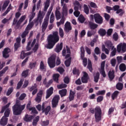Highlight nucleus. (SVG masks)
<instances>
[{
    "mask_svg": "<svg viewBox=\"0 0 126 126\" xmlns=\"http://www.w3.org/2000/svg\"><path fill=\"white\" fill-rule=\"evenodd\" d=\"M59 41H60L59 32H53L52 34H50L47 37L48 44L46 45L47 49H53L54 46H55Z\"/></svg>",
    "mask_w": 126,
    "mask_h": 126,
    "instance_id": "1",
    "label": "nucleus"
},
{
    "mask_svg": "<svg viewBox=\"0 0 126 126\" xmlns=\"http://www.w3.org/2000/svg\"><path fill=\"white\" fill-rule=\"evenodd\" d=\"M91 114H94V119L96 123H99L102 121V109L99 106H97L94 109H90Z\"/></svg>",
    "mask_w": 126,
    "mask_h": 126,
    "instance_id": "2",
    "label": "nucleus"
},
{
    "mask_svg": "<svg viewBox=\"0 0 126 126\" xmlns=\"http://www.w3.org/2000/svg\"><path fill=\"white\" fill-rule=\"evenodd\" d=\"M25 109V104L21 105H14L12 107L13 114L15 116H19L21 115L23 110Z\"/></svg>",
    "mask_w": 126,
    "mask_h": 126,
    "instance_id": "3",
    "label": "nucleus"
},
{
    "mask_svg": "<svg viewBox=\"0 0 126 126\" xmlns=\"http://www.w3.org/2000/svg\"><path fill=\"white\" fill-rule=\"evenodd\" d=\"M57 55L53 54L48 59V64L50 68H54L56 66V59Z\"/></svg>",
    "mask_w": 126,
    "mask_h": 126,
    "instance_id": "4",
    "label": "nucleus"
},
{
    "mask_svg": "<svg viewBox=\"0 0 126 126\" xmlns=\"http://www.w3.org/2000/svg\"><path fill=\"white\" fill-rule=\"evenodd\" d=\"M60 99L61 97L59 95H56L54 96L51 101L52 108H53V109L58 107V105H59V101H60Z\"/></svg>",
    "mask_w": 126,
    "mask_h": 126,
    "instance_id": "5",
    "label": "nucleus"
},
{
    "mask_svg": "<svg viewBox=\"0 0 126 126\" xmlns=\"http://www.w3.org/2000/svg\"><path fill=\"white\" fill-rule=\"evenodd\" d=\"M70 48L68 47L67 45L66 46V49L65 47L63 48V51H62V56L63 57H65V59H68L69 57H70Z\"/></svg>",
    "mask_w": 126,
    "mask_h": 126,
    "instance_id": "6",
    "label": "nucleus"
},
{
    "mask_svg": "<svg viewBox=\"0 0 126 126\" xmlns=\"http://www.w3.org/2000/svg\"><path fill=\"white\" fill-rule=\"evenodd\" d=\"M43 18H44V16H43V13L41 12V11H39L38 14L37 15V17L36 19H35L33 21L37 25L39 23H42L43 22Z\"/></svg>",
    "mask_w": 126,
    "mask_h": 126,
    "instance_id": "7",
    "label": "nucleus"
},
{
    "mask_svg": "<svg viewBox=\"0 0 126 126\" xmlns=\"http://www.w3.org/2000/svg\"><path fill=\"white\" fill-rule=\"evenodd\" d=\"M94 19L95 22L97 24H102L103 23V17L100 15V14H95L94 15Z\"/></svg>",
    "mask_w": 126,
    "mask_h": 126,
    "instance_id": "8",
    "label": "nucleus"
},
{
    "mask_svg": "<svg viewBox=\"0 0 126 126\" xmlns=\"http://www.w3.org/2000/svg\"><path fill=\"white\" fill-rule=\"evenodd\" d=\"M117 52L118 53H125L126 52V43H120L117 45Z\"/></svg>",
    "mask_w": 126,
    "mask_h": 126,
    "instance_id": "9",
    "label": "nucleus"
},
{
    "mask_svg": "<svg viewBox=\"0 0 126 126\" xmlns=\"http://www.w3.org/2000/svg\"><path fill=\"white\" fill-rule=\"evenodd\" d=\"M32 43V44H31ZM36 43V39H34L32 42V40H29L27 46H26L27 51H31V49L34 47V45H35Z\"/></svg>",
    "mask_w": 126,
    "mask_h": 126,
    "instance_id": "10",
    "label": "nucleus"
},
{
    "mask_svg": "<svg viewBox=\"0 0 126 126\" xmlns=\"http://www.w3.org/2000/svg\"><path fill=\"white\" fill-rule=\"evenodd\" d=\"M105 63H106L105 61H103L101 62V65H100V72L101 75H102L103 77H104V78L106 77V72H105Z\"/></svg>",
    "mask_w": 126,
    "mask_h": 126,
    "instance_id": "11",
    "label": "nucleus"
},
{
    "mask_svg": "<svg viewBox=\"0 0 126 126\" xmlns=\"http://www.w3.org/2000/svg\"><path fill=\"white\" fill-rule=\"evenodd\" d=\"M101 54V51H100V48L96 47L94 49V53L92 54L93 57H94V60L98 61V57L96 55H100Z\"/></svg>",
    "mask_w": 126,
    "mask_h": 126,
    "instance_id": "12",
    "label": "nucleus"
},
{
    "mask_svg": "<svg viewBox=\"0 0 126 126\" xmlns=\"http://www.w3.org/2000/svg\"><path fill=\"white\" fill-rule=\"evenodd\" d=\"M53 94H54V88L53 87H51L46 91V95L45 96L46 99H49Z\"/></svg>",
    "mask_w": 126,
    "mask_h": 126,
    "instance_id": "13",
    "label": "nucleus"
},
{
    "mask_svg": "<svg viewBox=\"0 0 126 126\" xmlns=\"http://www.w3.org/2000/svg\"><path fill=\"white\" fill-rule=\"evenodd\" d=\"M83 75L81 78V81L82 83H88V79H89V76L88 75V73L86 72H83Z\"/></svg>",
    "mask_w": 126,
    "mask_h": 126,
    "instance_id": "14",
    "label": "nucleus"
},
{
    "mask_svg": "<svg viewBox=\"0 0 126 126\" xmlns=\"http://www.w3.org/2000/svg\"><path fill=\"white\" fill-rule=\"evenodd\" d=\"M43 96V90H40L37 94L36 97L35 98V101L37 102V103H40L41 101H42V96Z\"/></svg>",
    "mask_w": 126,
    "mask_h": 126,
    "instance_id": "15",
    "label": "nucleus"
},
{
    "mask_svg": "<svg viewBox=\"0 0 126 126\" xmlns=\"http://www.w3.org/2000/svg\"><path fill=\"white\" fill-rule=\"evenodd\" d=\"M26 15H24L22 16L20 19L19 20V21H18V22L17 23V24L16 25V26L15 27V29H19V28L20 27V25L21 24V23H22L23 21H24L25 19H26Z\"/></svg>",
    "mask_w": 126,
    "mask_h": 126,
    "instance_id": "16",
    "label": "nucleus"
},
{
    "mask_svg": "<svg viewBox=\"0 0 126 126\" xmlns=\"http://www.w3.org/2000/svg\"><path fill=\"white\" fill-rule=\"evenodd\" d=\"M64 30L66 33H68L69 31H71V30H72V28L71 27L70 22H66L64 25Z\"/></svg>",
    "mask_w": 126,
    "mask_h": 126,
    "instance_id": "17",
    "label": "nucleus"
},
{
    "mask_svg": "<svg viewBox=\"0 0 126 126\" xmlns=\"http://www.w3.org/2000/svg\"><path fill=\"white\" fill-rule=\"evenodd\" d=\"M9 53H10V49L8 48H5L2 52V56L4 59H7L9 58Z\"/></svg>",
    "mask_w": 126,
    "mask_h": 126,
    "instance_id": "18",
    "label": "nucleus"
},
{
    "mask_svg": "<svg viewBox=\"0 0 126 126\" xmlns=\"http://www.w3.org/2000/svg\"><path fill=\"white\" fill-rule=\"evenodd\" d=\"M48 24H49V20L44 19L41 26L42 32L43 33H44V32L46 31V29H47Z\"/></svg>",
    "mask_w": 126,
    "mask_h": 126,
    "instance_id": "19",
    "label": "nucleus"
},
{
    "mask_svg": "<svg viewBox=\"0 0 126 126\" xmlns=\"http://www.w3.org/2000/svg\"><path fill=\"white\" fill-rule=\"evenodd\" d=\"M33 116L32 115H29L28 114H26L23 118L24 121L26 122L27 123H29L33 120Z\"/></svg>",
    "mask_w": 126,
    "mask_h": 126,
    "instance_id": "20",
    "label": "nucleus"
},
{
    "mask_svg": "<svg viewBox=\"0 0 126 126\" xmlns=\"http://www.w3.org/2000/svg\"><path fill=\"white\" fill-rule=\"evenodd\" d=\"M62 50H63V42H61L60 44L58 43V44H57L54 51L56 53H60V52H61Z\"/></svg>",
    "mask_w": 126,
    "mask_h": 126,
    "instance_id": "21",
    "label": "nucleus"
},
{
    "mask_svg": "<svg viewBox=\"0 0 126 126\" xmlns=\"http://www.w3.org/2000/svg\"><path fill=\"white\" fill-rule=\"evenodd\" d=\"M108 77L110 81H112L115 78V71L114 70H110L108 73Z\"/></svg>",
    "mask_w": 126,
    "mask_h": 126,
    "instance_id": "22",
    "label": "nucleus"
},
{
    "mask_svg": "<svg viewBox=\"0 0 126 126\" xmlns=\"http://www.w3.org/2000/svg\"><path fill=\"white\" fill-rule=\"evenodd\" d=\"M8 121V118L2 117L0 121V126H6L7 125V122Z\"/></svg>",
    "mask_w": 126,
    "mask_h": 126,
    "instance_id": "23",
    "label": "nucleus"
},
{
    "mask_svg": "<svg viewBox=\"0 0 126 126\" xmlns=\"http://www.w3.org/2000/svg\"><path fill=\"white\" fill-rule=\"evenodd\" d=\"M62 10H63V16H66V15H67V5H66V4L64 3L63 5V8H62Z\"/></svg>",
    "mask_w": 126,
    "mask_h": 126,
    "instance_id": "24",
    "label": "nucleus"
},
{
    "mask_svg": "<svg viewBox=\"0 0 126 126\" xmlns=\"http://www.w3.org/2000/svg\"><path fill=\"white\" fill-rule=\"evenodd\" d=\"M89 26L91 30H95V29L98 27V25L92 22H89Z\"/></svg>",
    "mask_w": 126,
    "mask_h": 126,
    "instance_id": "25",
    "label": "nucleus"
},
{
    "mask_svg": "<svg viewBox=\"0 0 126 126\" xmlns=\"http://www.w3.org/2000/svg\"><path fill=\"white\" fill-rule=\"evenodd\" d=\"M98 33L100 35V36H101V37H104V36H106V34H107V32L106 31V30L101 28L98 30Z\"/></svg>",
    "mask_w": 126,
    "mask_h": 126,
    "instance_id": "26",
    "label": "nucleus"
},
{
    "mask_svg": "<svg viewBox=\"0 0 126 126\" xmlns=\"http://www.w3.org/2000/svg\"><path fill=\"white\" fill-rule=\"evenodd\" d=\"M42 111V113H44L45 116H48V114H49V113H50V111H51V106H47L46 108H43Z\"/></svg>",
    "mask_w": 126,
    "mask_h": 126,
    "instance_id": "27",
    "label": "nucleus"
},
{
    "mask_svg": "<svg viewBox=\"0 0 126 126\" xmlns=\"http://www.w3.org/2000/svg\"><path fill=\"white\" fill-rule=\"evenodd\" d=\"M74 95H75V92L72 91V90H70L69 100V101H73L74 100Z\"/></svg>",
    "mask_w": 126,
    "mask_h": 126,
    "instance_id": "28",
    "label": "nucleus"
},
{
    "mask_svg": "<svg viewBox=\"0 0 126 126\" xmlns=\"http://www.w3.org/2000/svg\"><path fill=\"white\" fill-rule=\"evenodd\" d=\"M67 93V90H66L65 89L59 91V94H60L62 97H64V96H66Z\"/></svg>",
    "mask_w": 126,
    "mask_h": 126,
    "instance_id": "29",
    "label": "nucleus"
},
{
    "mask_svg": "<svg viewBox=\"0 0 126 126\" xmlns=\"http://www.w3.org/2000/svg\"><path fill=\"white\" fill-rule=\"evenodd\" d=\"M106 45L108 50H113L115 48V46H113V43L111 41H107Z\"/></svg>",
    "mask_w": 126,
    "mask_h": 126,
    "instance_id": "30",
    "label": "nucleus"
},
{
    "mask_svg": "<svg viewBox=\"0 0 126 126\" xmlns=\"http://www.w3.org/2000/svg\"><path fill=\"white\" fill-rule=\"evenodd\" d=\"M119 94H120L119 91H115L111 95V98L112 100H115V99H117L118 98V96H119Z\"/></svg>",
    "mask_w": 126,
    "mask_h": 126,
    "instance_id": "31",
    "label": "nucleus"
},
{
    "mask_svg": "<svg viewBox=\"0 0 126 126\" xmlns=\"http://www.w3.org/2000/svg\"><path fill=\"white\" fill-rule=\"evenodd\" d=\"M29 71H30V70L29 69L24 70L21 74L22 77L26 78L28 76V74H29Z\"/></svg>",
    "mask_w": 126,
    "mask_h": 126,
    "instance_id": "32",
    "label": "nucleus"
},
{
    "mask_svg": "<svg viewBox=\"0 0 126 126\" xmlns=\"http://www.w3.org/2000/svg\"><path fill=\"white\" fill-rule=\"evenodd\" d=\"M39 69L41 71L46 72V67H45V65L44 64V62H43V61L40 62Z\"/></svg>",
    "mask_w": 126,
    "mask_h": 126,
    "instance_id": "33",
    "label": "nucleus"
},
{
    "mask_svg": "<svg viewBox=\"0 0 126 126\" xmlns=\"http://www.w3.org/2000/svg\"><path fill=\"white\" fill-rule=\"evenodd\" d=\"M55 16L56 17L57 20H59V19H61V18H62V17L61 16V12H60V10H58V9H56V11L55 12Z\"/></svg>",
    "mask_w": 126,
    "mask_h": 126,
    "instance_id": "34",
    "label": "nucleus"
},
{
    "mask_svg": "<svg viewBox=\"0 0 126 126\" xmlns=\"http://www.w3.org/2000/svg\"><path fill=\"white\" fill-rule=\"evenodd\" d=\"M33 26H34V23L33 22H31L30 23L26 29V31H29V30H31L32 28H33Z\"/></svg>",
    "mask_w": 126,
    "mask_h": 126,
    "instance_id": "35",
    "label": "nucleus"
},
{
    "mask_svg": "<svg viewBox=\"0 0 126 126\" xmlns=\"http://www.w3.org/2000/svg\"><path fill=\"white\" fill-rule=\"evenodd\" d=\"M52 10H53V6H51L47 12L46 17L44 19H46V20H49L50 15H51V13L52 12Z\"/></svg>",
    "mask_w": 126,
    "mask_h": 126,
    "instance_id": "36",
    "label": "nucleus"
},
{
    "mask_svg": "<svg viewBox=\"0 0 126 126\" xmlns=\"http://www.w3.org/2000/svg\"><path fill=\"white\" fill-rule=\"evenodd\" d=\"M51 1V0H46V1L45 2V5H44V11H47L48 10V8H49V6H50V2Z\"/></svg>",
    "mask_w": 126,
    "mask_h": 126,
    "instance_id": "37",
    "label": "nucleus"
},
{
    "mask_svg": "<svg viewBox=\"0 0 126 126\" xmlns=\"http://www.w3.org/2000/svg\"><path fill=\"white\" fill-rule=\"evenodd\" d=\"M96 34V31L94 30H92L91 31H88L87 32V36L88 37H91Z\"/></svg>",
    "mask_w": 126,
    "mask_h": 126,
    "instance_id": "38",
    "label": "nucleus"
},
{
    "mask_svg": "<svg viewBox=\"0 0 126 126\" xmlns=\"http://www.w3.org/2000/svg\"><path fill=\"white\" fill-rule=\"evenodd\" d=\"M123 88H124V84L123 83L119 82L116 84V89L118 90H123Z\"/></svg>",
    "mask_w": 126,
    "mask_h": 126,
    "instance_id": "39",
    "label": "nucleus"
},
{
    "mask_svg": "<svg viewBox=\"0 0 126 126\" xmlns=\"http://www.w3.org/2000/svg\"><path fill=\"white\" fill-rule=\"evenodd\" d=\"M87 68L89 70L90 72H92L93 71V68H92V63L91 61L89 60Z\"/></svg>",
    "mask_w": 126,
    "mask_h": 126,
    "instance_id": "40",
    "label": "nucleus"
},
{
    "mask_svg": "<svg viewBox=\"0 0 126 126\" xmlns=\"http://www.w3.org/2000/svg\"><path fill=\"white\" fill-rule=\"evenodd\" d=\"M24 82V79H21L19 82L17 84V86L16 87L17 89H19L20 88H21V86L23 85V82Z\"/></svg>",
    "mask_w": 126,
    "mask_h": 126,
    "instance_id": "41",
    "label": "nucleus"
},
{
    "mask_svg": "<svg viewBox=\"0 0 126 126\" xmlns=\"http://www.w3.org/2000/svg\"><path fill=\"white\" fill-rule=\"evenodd\" d=\"M73 74L74 75H77L78 76H79V74H80V72H79V70L77 68H76V67H75L73 69Z\"/></svg>",
    "mask_w": 126,
    "mask_h": 126,
    "instance_id": "42",
    "label": "nucleus"
},
{
    "mask_svg": "<svg viewBox=\"0 0 126 126\" xmlns=\"http://www.w3.org/2000/svg\"><path fill=\"white\" fill-rule=\"evenodd\" d=\"M100 78V73L99 72H97L95 75L94 76V81L95 83H97L99 81V79Z\"/></svg>",
    "mask_w": 126,
    "mask_h": 126,
    "instance_id": "43",
    "label": "nucleus"
},
{
    "mask_svg": "<svg viewBox=\"0 0 126 126\" xmlns=\"http://www.w3.org/2000/svg\"><path fill=\"white\" fill-rule=\"evenodd\" d=\"M39 120H40V116H36L34 119H33L32 122V126H37V123L39 122Z\"/></svg>",
    "mask_w": 126,
    "mask_h": 126,
    "instance_id": "44",
    "label": "nucleus"
},
{
    "mask_svg": "<svg viewBox=\"0 0 126 126\" xmlns=\"http://www.w3.org/2000/svg\"><path fill=\"white\" fill-rule=\"evenodd\" d=\"M60 77V74H54L53 76V78L57 83H59V78Z\"/></svg>",
    "mask_w": 126,
    "mask_h": 126,
    "instance_id": "45",
    "label": "nucleus"
},
{
    "mask_svg": "<svg viewBox=\"0 0 126 126\" xmlns=\"http://www.w3.org/2000/svg\"><path fill=\"white\" fill-rule=\"evenodd\" d=\"M9 2H10L9 0H6L4 2L3 6L2 7L3 10H4L5 8L7 7V6H8V4H9Z\"/></svg>",
    "mask_w": 126,
    "mask_h": 126,
    "instance_id": "46",
    "label": "nucleus"
},
{
    "mask_svg": "<svg viewBox=\"0 0 126 126\" xmlns=\"http://www.w3.org/2000/svg\"><path fill=\"white\" fill-rule=\"evenodd\" d=\"M65 65H66V66L67 67H68V66H70V63H71V58L70 57L68 58V59L66 60L65 61Z\"/></svg>",
    "mask_w": 126,
    "mask_h": 126,
    "instance_id": "47",
    "label": "nucleus"
},
{
    "mask_svg": "<svg viewBox=\"0 0 126 126\" xmlns=\"http://www.w3.org/2000/svg\"><path fill=\"white\" fill-rule=\"evenodd\" d=\"M119 69L121 70V71H126V64L125 63H121L119 66Z\"/></svg>",
    "mask_w": 126,
    "mask_h": 126,
    "instance_id": "48",
    "label": "nucleus"
},
{
    "mask_svg": "<svg viewBox=\"0 0 126 126\" xmlns=\"http://www.w3.org/2000/svg\"><path fill=\"white\" fill-rule=\"evenodd\" d=\"M29 111H32L31 114H33V115H38V111L35 107H31L29 108Z\"/></svg>",
    "mask_w": 126,
    "mask_h": 126,
    "instance_id": "49",
    "label": "nucleus"
},
{
    "mask_svg": "<svg viewBox=\"0 0 126 126\" xmlns=\"http://www.w3.org/2000/svg\"><path fill=\"white\" fill-rule=\"evenodd\" d=\"M84 11L86 14H89V8L86 4H84Z\"/></svg>",
    "mask_w": 126,
    "mask_h": 126,
    "instance_id": "50",
    "label": "nucleus"
},
{
    "mask_svg": "<svg viewBox=\"0 0 126 126\" xmlns=\"http://www.w3.org/2000/svg\"><path fill=\"white\" fill-rule=\"evenodd\" d=\"M102 52H105L106 55H109L110 53V51H109L108 49L106 48V47L104 45H103L102 46Z\"/></svg>",
    "mask_w": 126,
    "mask_h": 126,
    "instance_id": "51",
    "label": "nucleus"
},
{
    "mask_svg": "<svg viewBox=\"0 0 126 126\" xmlns=\"http://www.w3.org/2000/svg\"><path fill=\"white\" fill-rule=\"evenodd\" d=\"M67 85L65 84H62L57 85L58 89H63V88H66Z\"/></svg>",
    "mask_w": 126,
    "mask_h": 126,
    "instance_id": "52",
    "label": "nucleus"
},
{
    "mask_svg": "<svg viewBox=\"0 0 126 126\" xmlns=\"http://www.w3.org/2000/svg\"><path fill=\"white\" fill-rule=\"evenodd\" d=\"M112 51L110 53V57H115L117 54V49L114 48L113 50H111Z\"/></svg>",
    "mask_w": 126,
    "mask_h": 126,
    "instance_id": "53",
    "label": "nucleus"
},
{
    "mask_svg": "<svg viewBox=\"0 0 126 126\" xmlns=\"http://www.w3.org/2000/svg\"><path fill=\"white\" fill-rule=\"evenodd\" d=\"M9 114H10V110L7 109L5 110L4 113V116L3 117H4L5 118H8L9 117Z\"/></svg>",
    "mask_w": 126,
    "mask_h": 126,
    "instance_id": "54",
    "label": "nucleus"
},
{
    "mask_svg": "<svg viewBox=\"0 0 126 126\" xmlns=\"http://www.w3.org/2000/svg\"><path fill=\"white\" fill-rule=\"evenodd\" d=\"M38 49H39V43H36L33 48H32V51L34 53H36L37 51H38Z\"/></svg>",
    "mask_w": 126,
    "mask_h": 126,
    "instance_id": "55",
    "label": "nucleus"
},
{
    "mask_svg": "<svg viewBox=\"0 0 126 126\" xmlns=\"http://www.w3.org/2000/svg\"><path fill=\"white\" fill-rule=\"evenodd\" d=\"M110 63L112 66H116V64L117 63V60H116V59L113 58L111 60Z\"/></svg>",
    "mask_w": 126,
    "mask_h": 126,
    "instance_id": "56",
    "label": "nucleus"
},
{
    "mask_svg": "<svg viewBox=\"0 0 126 126\" xmlns=\"http://www.w3.org/2000/svg\"><path fill=\"white\" fill-rule=\"evenodd\" d=\"M78 19L80 23H83L85 21V19L84 18V17L81 15L79 16Z\"/></svg>",
    "mask_w": 126,
    "mask_h": 126,
    "instance_id": "57",
    "label": "nucleus"
},
{
    "mask_svg": "<svg viewBox=\"0 0 126 126\" xmlns=\"http://www.w3.org/2000/svg\"><path fill=\"white\" fill-rule=\"evenodd\" d=\"M29 33V31L25 30L21 35V37L22 38H26V36L28 35V33Z\"/></svg>",
    "mask_w": 126,
    "mask_h": 126,
    "instance_id": "58",
    "label": "nucleus"
},
{
    "mask_svg": "<svg viewBox=\"0 0 126 126\" xmlns=\"http://www.w3.org/2000/svg\"><path fill=\"white\" fill-rule=\"evenodd\" d=\"M106 94V90H102L99 91L98 92L96 93L97 96H99V95H105Z\"/></svg>",
    "mask_w": 126,
    "mask_h": 126,
    "instance_id": "59",
    "label": "nucleus"
},
{
    "mask_svg": "<svg viewBox=\"0 0 126 126\" xmlns=\"http://www.w3.org/2000/svg\"><path fill=\"white\" fill-rule=\"evenodd\" d=\"M35 15H36V13L34 12H32L31 13V15H30V20L29 21H32L33 20V18L35 17Z\"/></svg>",
    "mask_w": 126,
    "mask_h": 126,
    "instance_id": "60",
    "label": "nucleus"
},
{
    "mask_svg": "<svg viewBox=\"0 0 126 126\" xmlns=\"http://www.w3.org/2000/svg\"><path fill=\"white\" fill-rule=\"evenodd\" d=\"M29 90L30 92H32L35 89H37V85L36 84H34L33 86H32L31 88H29Z\"/></svg>",
    "mask_w": 126,
    "mask_h": 126,
    "instance_id": "61",
    "label": "nucleus"
},
{
    "mask_svg": "<svg viewBox=\"0 0 126 126\" xmlns=\"http://www.w3.org/2000/svg\"><path fill=\"white\" fill-rule=\"evenodd\" d=\"M59 35L61 38H63L64 33H63V30L62 29V28H59Z\"/></svg>",
    "mask_w": 126,
    "mask_h": 126,
    "instance_id": "62",
    "label": "nucleus"
},
{
    "mask_svg": "<svg viewBox=\"0 0 126 126\" xmlns=\"http://www.w3.org/2000/svg\"><path fill=\"white\" fill-rule=\"evenodd\" d=\"M13 92V87L9 88L6 93V95L9 96V95H10V94H11V93H12Z\"/></svg>",
    "mask_w": 126,
    "mask_h": 126,
    "instance_id": "63",
    "label": "nucleus"
},
{
    "mask_svg": "<svg viewBox=\"0 0 126 126\" xmlns=\"http://www.w3.org/2000/svg\"><path fill=\"white\" fill-rule=\"evenodd\" d=\"M113 39H114V41H117L119 39V35L118 33L115 32L113 35Z\"/></svg>",
    "mask_w": 126,
    "mask_h": 126,
    "instance_id": "64",
    "label": "nucleus"
}]
</instances>
